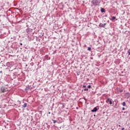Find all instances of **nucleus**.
<instances>
[{"label": "nucleus", "mask_w": 130, "mask_h": 130, "mask_svg": "<svg viewBox=\"0 0 130 130\" xmlns=\"http://www.w3.org/2000/svg\"><path fill=\"white\" fill-rule=\"evenodd\" d=\"M91 4L95 7H97V6H99L100 5V0H93L91 2Z\"/></svg>", "instance_id": "nucleus-1"}, {"label": "nucleus", "mask_w": 130, "mask_h": 130, "mask_svg": "<svg viewBox=\"0 0 130 130\" xmlns=\"http://www.w3.org/2000/svg\"><path fill=\"white\" fill-rule=\"evenodd\" d=\"M7 91H8V88L4 86H2L0 89L1 94H2V93H5V92H7Z\"/></svg>", "instance_id": "nucleus-2"}, {"label": "nucleus", "mask_w": 130, "mask_h": 130, "mask_svg": "<svg viewBox=\"0 0 130 130\" xmlns=\"http://www.w3.org/2000/svg\"><path fill=\"white\" fill-rule=\"evenodd\" d=\"M32 31H33V29H31V28H27L26 29V32L28 34H31V33H32Z\"/></svg>", "instance_id": "nucleus-3"}, {"label": "nucleus", "mask_w": 130, "mask_h": 130, "mask_svg": "<svg viewBox=\"0 0 130 130\" xmlns=\"http://www.w3.org/2000/svg\"><path fill=\"white\" fill-rule=\"evenodd\" d=\"M106 103H109L110 105H111L112 104V100H110L109 98H108V99H107Z\"/></svg>", "instance_id": "nucleus-4"}, {"label": "nucleus", "mask_w": 130, "mask_h": 130, "mask_svg": "<svg viewBox=\"0 0 130 130\" xmlns=\"http://www.w3.org/2000/svg\"><path fill=\"white\" fill-rule=\"evenodd\" d=\"M106 25V23H104V24L100 23L99 26H100V27L104 28L105 27Z\"/></svg>", "instance_id": "nucleus-5"}, {"label": "nucleus", "mask_w": 130, "mask_h": 130, "mask_svg": "<svg viewBox=\"0 0 130 130\" xmlns=\"http://www.w3.org/2000/svg\"><path fill=\"white\" fill-rule=\"evenodd\" d=\"M97 110H98L97 108L95 107V108H93V110H91V112H96L97 111Z\"/></svg>", "instance_id": "nucleus-6"}, {"label": "nucleus", "mask_w": 130, "mask_h": 130, "mask_svg": "<svg viewBox=\"0 0 130 130\" xmlns=\"http://www.w3.org/2000/svg\"><path fill=\"white\" fill-rule=\"evenodd\" d=\"M101 13H105V9H104L103 8H101Z\"/></svg>", "instance_id": "nucleus-7"}, {"label": "nucleus", "mask_w": 130, "mask_h": 130, "mask_svg": "<svg viewBox=\"0 0 130 130\" xmlns=\"http://www.w3.org/2000/svg\"><path fill=\"white\" fill-rule=\"evenodd\" d=\"M22 107H23V108H26V107H27V103H24L22 106Z\"/></svg>", "instance_id": "nucleus-8"}, {"label": "nucleus", "mask_w": 130, "mask_h": 130, "mask_svg": "<svg viewBox=\"0 0 130 130\" xmlns=\"http://www.w3.org/2000/svg\"><path fill=\"white\" fill-rule=\"evenodd\" d=\"M116 19V17H115V16H113L112 17V18L111 19V20L112 21H113L114 20H115Z\"/></svg>", "instance_id": "nucleus-9"}, {"label": "nucleus", "mask_w": 130, "mask_h": 130, "mask_svg": "<svg viewBox=\"0 0 130 130\" xmlns=\"http://www.w3.org/2000/svg\"><path fill=\"white\" fill-rule=\"evenodd\" d=\"M45 58H46V59H48V55H46L45 56Z\"/></svg>", "instance_id": "nucleus-10"}, {"label": "nucleus", "mask_w": 130, "mask_h": 130, "mask_svg": "<svg viewBox=\"0 0 130 130\" xmlns=\"http://www.w3.org/2000/svg\"><path fill=\"white\" fill-rule=\"evenodd\" d=\"M122 105L123 106H125V102H123L122 103Z\"/></svg>", "instance_id": "nucleus-11"}, {"label": "nucleus", "mask_w": 130, "mask_h": 130, "mask_svg": "<svg viewBox=\"0 0 130 130\" xmlns=\"http://www.w3.org/2000/svg\"><path fill=\"white\" fill-rule=\"evenodd\" d=\"M127 53L128 54V55H130V49L128 50Z\"/></svg>", "instance_id": "nucleus-12"}, {"label": "nucleus", "mask_w": 130, "mask_h": 130, "mask_svg": "<svg viewBox=\"0 0 130 130\" xmlns=\"http://www.w3.org/2000/svg\"><path fill=\"white\" fill-rule=\"evenodd\" d=\"M87 50H88V51H91V47H88Z\"/></svg>", "instance_id": "nucleus-13"}, {"label": "nucleus", "mask_w": 130, "mask_h": 130, "mask_svg": "<svg viewBox=\"0 0 130 130\" xmlns=\"http://www.w3.org/2000/svg\"><path fill=\"white\" fill-rule=\"evenodd\" d=\"M53 123H55L56 122V120H53Z\"/></svg>", "instance_id": "nucleus-14"}, {"label": "nucleus", "mask_w": 130, "mask_h": 130, "mask_svg": "<svg viewBox=\"0 0 130 130\" xmlns=\"http://www.w3.org/2000/svg\"><path fill=\"white\" fill-rule=\"evenodd\" d=\"M87 88H88L89 89H90V88H91V85H89L88 86H87Z\"/></svg>", "instance_id": "nucleus-15"}, {"label": "nucleus", "mask_w": 130, "mask_h": 130, "mask_svg": "<svg viewBox=\"0 0 130 130\" xmlns=\"http://www.w3.org/2000/svg\"><path fill=\"white\" fill-rule=\"evenodd\" d=\"M89 89L88 88H85L84 91H88Z\"/></svg>", "instance_id": "nucleus-16"}, {"label": "nucleus", "mask_w": 130, "mask_h": 130, "mask_svg": "<svg viewBox=\"0 0 130 130\" xmlns=\"http://www.w3.org/2000/svg\"><path fill=\"white\" fill-rule=\"evenodd\" d=\"M122 110H125V108H122Z\"/></svg>", "instance_id": "nucleus-17"}, {"label": "nucleus", "mask_w": 130, "mask_h": 130, "mask_svg": "<svg viewBox=\"0 0 130 130\" xmlns=\"http://www.w3.org/2000/svg\"><path fill=\"white\" fill-rule=\"evenodd\" d=\"M0 74H1V75H3V71H0Z\"/></svg>", "instance_id": "nucleus-18"}, {"label": "nucleus", "mask_w": 130, "mask_h": 130, "mask_svg": "<svg viewBox=\"0 0 130 130\" xmlns=\"http://www.w3.org/2000/svg\"><path fill=\"white\" fill-rule=\"evenodd\" d=\"M82 87H83V88H86V85H83V86H82Z\"/></svg>", "instance_id": "nucleus-19"}, {"label": "nucleus", "mask_w": 130, "mask_h": 130, "mask_svg": "<svg viewBox=\"0 0 130 130\" xmlns=\"http://www.w3.org/2000/svg\"><path fill=\"white\" fill-rule=\"evenodd\" d=\"M121 130H124V127H122Z\"/></svg>", "instance_id": "nucleus-20"}, {"label": "nucleus", "mask_w": 130, "mask_h": 130, "mask_svg": "<svg viewBox=\"0 0 130 130\" xmlns=\"http://www.w3.org/2000/svg\"><path fill=\"white\" fill-rule=\"evenodd\" d=\"M25 89H26V90H28V89H29V88L26 87V88H25Z\"/></svg>", "instance_id": "nucleus-21"}, {"label": "nucleus", "mask_w": 130, "mask_h": 130, "mask_svg": "<svg viewBox=\"0 0 130 130\" xmlns=\"http://www.w3.org/2000/svg\"><path fill=\"white\" fill-rule=\"evenodd\" d=\"M20 45H23V44L22 43H20Z\"/></svg>", "instance_id": "nucleus-22"}, {"label": "nucleus", "mask_w": 130, "mask_h": 130, "mask_svg": "<svg viewBox=\"0 0 130 130\" xmlns=\"http://www.w3.org/2000/svg\"><path fill=\"white\" fill-rule=\"evenodd\" d=\"M48 114H50V112H49L48 113Z\"/></svg>", "instance_id": "nucleus-23"}, {"label": "nucleus", "mask_w": 130, "mask_h": 130, "mask_svg": "<svg viewBox=\"0 0 130 130\" xmlns=\"http://www.w3.org/2000/svg\"><path fill=\"white\" fill-rule=\"evenodd\" d=\"M112 130H114V129H112Z\"/></svg>", "instance_id": "nucleus-24"}, {"label": "nucleus", "mask_w": 130, "mask_h": 130, "mask_svg": "<svg viewBox=\"0 0 130 130\" xmlns=\"http://www.w3.org/2000/svg\"><path fill=\"white\" fill-rule=\"evenodd\" d=\"M119 126H120V125H119Z\"/></svg>", "instance_id": "nucleus-25"}]
</instances>
